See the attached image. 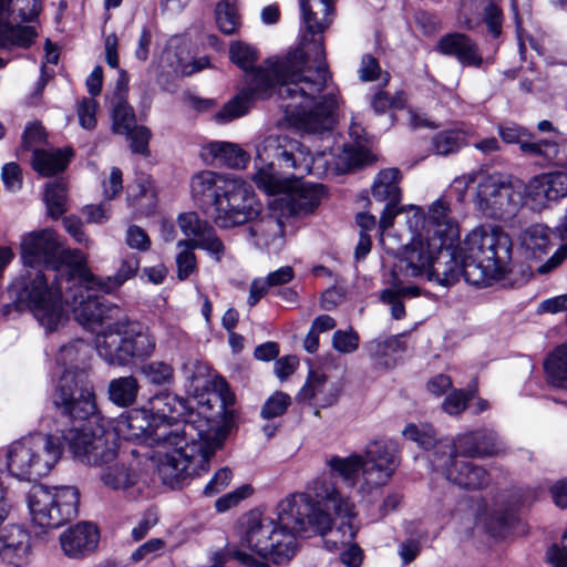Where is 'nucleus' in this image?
Instances as JSON below:
<instances>
[{
    "instance_id": "nucleus-35",
    "label": "nucleus",
    "mask_w": 567,
    "mask_h": 567,
    "mask_svg": "<svg viewBox=\"0 0 567 567\" xmlns=\"http://www.w3.org/2000/svg\"><path fill=\"white\" fill-rule=\"evenodd\" d=\"M401 173L398 168H386L381 171L372 185V196L380 202L398 205L401 200V189L399 182Z\"/></svg>"
},
{
    "instance_id": "nucleus-47",
    "label": "nucleus",
    "mask_w": 567,
    "mask_h": 567,
    "mask_svg": "<svg viewBox=\"0 0 567 567\" xmlns=\"http://www.w3.org/2000/svg\"><path fill=\"white\" fill-rule=\"evenodd\" d=\"M177 224L186 237L184 240L190 244L199 240L213 227L208 221L200 219L194 212L181 214L177 218Z\"/></svg>"
},
{
    "instance_id": "nucleus-43",
    "label": "nucleus",
    "mask_w": 567,
    "mask_h": 567,
    "mask_svg": "<svg viewBox=\"0 0 567 567\" xmlns=\"http://www.w3.org/2000/svg\"><path fill=\"white\" fill-rule=\"evenodd\" d=\"M404 439L416 443L421 449L429 450L434 447L432 454L437 450L442 440H436L435 431L429 423H409L402 430Z\"/></svg>"
},
{
    "instance_id": "nucleus-41",
    "label": "nucleus",
    "mask_w": 567,
    "mask_h": 567,
    "mask_svg": "<svg viewBox=\"0 0 567 567\" xmlns=\"http://www.w3.org/2000/svg\"><path fill=\"white\" fill-rule=\"evenodd\" d=\"M156 193L152 179L142 175L127 188V202L130 206L143 208L144 206L151 208L154 206Z\"/></svg>"
},
{
    "instance_id": "nucleus-6",
    "label": "nucleus",
    "mask_w": 567,
    "mask_h": 567,
    "mask_svg": "<svg viewBox=\"0 0 567 567\" xmlns=\"http://www.w3.org/2000/svg\"><path fill=\"white\" fill-rule=\"evenodd\" d=\"M399 464V449L388 439L369 442L365 445L364 455L357 453L346 457L334 455L327 461L331 475L340 477L351 487L358 483L359 472H361L358 493L368 503L374 502L381 495L382 488L391 481Z\"/></svg>"
},
{
    "instance_id": "nucleus-23",
    "label": "nucleus",
    "mask_w": 567,
    "mask_h": 567,
    "mask_svg": "<svg viewBox=\"0 0 567 567\" xmlns=\"http://www.w3.org/2000/svg\"><path fill=\"white\" fill-rule=\"evenodd\" d=\"M524 200L535 210H543L567 197V165L542 173L523 185Z\"/></svg>"
},
{
    "instance_id": "nucleus-10",
    "label": "nucleus",
    "mask_w": 567,
    "mask_h": 567,
    "mask_svg": "<svg viewBox=\"0 0 567 567\" xmlns=\"http://www.w3.org/2000/svg\"><path fill=\"white\" fill-rule=\"evenodd\" d=\"M460 257L465 259V280L474 286L489 285L508 271L512 240L496 226H478L460 245Z\"/></svg>"
},
{
    "instance_id": "nucleus-64",
    "label": "nucleus",
    "mask_w": 567,
    "mask_h": 567,
    "mask_svg": "<svg viewBox=\"0 0 567 567\" xmlns=\"http://www.w3.org/2000/svg\"><path fill=\"white\" fill-rule=\"evenodd\" d=\"M426 390L431 395L441 398L453 390V383L449 375L436 374L427 380Z\"/></svg>"
},
{
    "instance_id": "nucleus-16",
    "label": "nucleus",
    "mask_w": 567,
    "mask_h": 567,
    "mask_svg": "<svg viewBox=\"0 0 567 567\" xmlns=\"http://www.w3.org/2000/svg\"><path fill=\"white\" fill-rule=\"evenodd\" d=\"M261 210L262 205L257 199L251 185L233 176L227 189L217 200V207L212 216L219 228L230 229L254 221Z\"/></svg>"
},
{
    "instance_id": "nucleus-3",
    "label": "nucleus",
    "mask_w": 567,
    "mask_h": 567,
    "mask_svg": "<svg viewBox=\"0 0 567 567\" xmlns=\"http://www.w3.org/2000/svg\"><path fill=\"white\" fill-rule=\"evenodd\" d=\"M70 288L69 312L85 329L95 332L94 348L97 355L110 367H127L135 360L153 354L155 337L144 324L121 317V309L105 303L97 291L100 280L89 270V278L75 271Z\"/></svg>"
},
{
    "instance_id": "nucleus-21",
    "label": "nucleus",
    "mask_w": 567,
    "mask_h": 567,
    "mask_svg": "<svg viewBox=\"0 0 567 567\" xmlns=\"http://www.w3.org/2000/svg\"><path fill=\"white\" fill-rule=\"evenodd\" d=\"M404 245L398 261V269L405 278L426 280L436 254L444 247L441 239L415 231Z\"/></svg>"
},
{
    "instance_id": "nucleus-37",
    "label": "nucleus",
    "mask_w": 567,
    "mask_h": 567,
    "mask_svg": "<svg viewBox=\"0 0 567 567\" xmlns=\"http://www.w3.org/2000/svg\"><path fill=\"white\" fill-rule=\"evenodd\" d=\"M71 155L72 152L69 148L52 151L34 150L32 167L43 176H51L66 167Z\"/></svg>"
},
{
    "instance_id": "nucleus-11",
    "label": "nucleus",
    "mask_w": 567,
    "mask_h": 567,
    "mask_svg": "<svg viewBox=\"0 0 567 567\" xmlns=\"http://www.w3.org/2000/svg\"><path fill=\"white\" fill-rule=\"evenodd\" d=\"M9 474L32 482L47 476L62 456V446L53 434L35 433L12 441L4 449Z\"/></svg>"
},
{
    "instance_id": "nucleus-8",
    "label": "nucleus",
    "mask_w": 567,
    "mask_h": 567,
    "mask_svg": "<svg viewBox=\"0 0 567 567\" xmlns=\"http://www.w3.org/2000/svg\"><path fill=\"white\" fill-rule=\"evenodd\" d=\"M74 280L75 274L35 271L16 281L13 288L18 302L47 332H54L69 322L70 288Z\"/></svg>"
},
{
    "instance_id": "nucleus-22",
    "label": "nucleus",
    "mask_w": 567,
    "mask_h": 567,
    "mask_svg": "<svg viewBox=\"0 0 567 567\" xmlns=\"http://www.w3.org/2000/svg\"><path fill=\"white\" fill-rule=\"evenodd\" d=\"M460 456L436 450L431 454L430 462L434 470L441 472L446 480L460 487L480 489L487 486L489 483L487 471L472 461L460 460Z\"/></svg>"
},
{
    "instance_id": "nucleus-28",
    "label": "nucleus",
    "mask_w": 567,
    "mask_h": 567,
    "mask_svg": "<svg viewBox=\"0 0 567 567\" xmlns=\"http://www.w3.org/2000/svg\"><path fill=\"white\" fill-rule=\"evenodd\" d=\"M436 50L444 55L454 56L463 66L481 68L484 61L477 43L464 33L443 35Z\"/></svg>"
},
{
    "instance_id": "nucleus-50",
    "label": "nucleus",
    "mask_w": 567,
    "mask_h": 567,
    "mask_svg": "<svg viewBox=\"0 0 567 567\" xmlns=\"http://www.w3.org/2000/svg\"><path fill=\"white\" fill-rule=\"evenodd\" d=\"M44 202L49 215L59 218L66 212V187L63 182L48 183L44 192Z\"/></svg>"
},
{
    "instance_id": "nucleus-33",
    "label": "nucleus",
    "mask_w": 567,
    "mask_h": 567,
    "mask_svg": "<svg viewBox=\"0 0 567 567\" xmlns=\"http://www.w3.org/2000/svg\"><path fill=\"white\" fill-rule=\"evenodd\" d=\"M142 409L147 410L148 417L155 421L157 419L182 421L190 412H196L184 399L168 392L156 394Z\"/></svg>"
},
{
    "instance_id": "nucleus-17",
    "label": "nucleus",
    "mask_w": 567,
    "mask_h": 567,
    "mask_svg": "<svg viewBox=\"0 0 567 567\" xmlns=\"http://www.w3.org/2000/svg\"><path fill=\"white\" fill-rule=\"evenodd\" d=\"M524 203L523 185L499 174H481L475 196L476 207L486 216L501 218Z\"/></svg>"
},
{
    "instance_id": "nucleus-59",
    "label": "nucleus",
    "mask_w": 567,
    "mask_h": 567,
    "mask_svg": "<svg viewBox=\"0 0 567 567\" xmlns=\"http://www.w3.org/2000/svg\"><path fill=\"white\" fill-rule=\"evenodd\" d=\"M99 103L94 99H83L78 105L80 125L85 130H92L96 125V111Z\"/></svg>"
},
{
    "instance_id": "nucleus-30",
    "label": "nucleus",
    "mask_w": 567,
    "mask_h": 567,
    "mask_svg": "<svg viewBox=\"0 0 567 567\" xmlns=\"http://www.w3.org/2000/svg\"><path fill=\"white\" fill-rule=\"evenodd\" d=\"M97 540V529L90 523L76 524L60 535L61 548L70 558H80L93 550Z\"/></svg>"
},
{
    "instance_id": "nucleus-7",
    "label": "nucleus",
    "mask_w": 567,
    "mask_h": 567,
    "mask_svg": "<svg viewBox=\"0 0 567 567\" xmlns=\"http://www.w3.org/2000/svg\"><path fill=\"white\" fill-rule=\"evenodd\" d=\"M82 427L55 429L73 456L87 465L101 468L100 480L103 485L113 491H125L134 486L138 475L131 465L127 455L117 453L116 443L110 440L103 426L96 431L86 432Z\"/></svg>"
},
{
    "instance_id": "nucleus-55",
    "label": "nucleus",
    "mask_w": 567,
    "mask_h": 567,
    "mask_svg": "<svg viewBox=\"0 0 567 567\" xmlns=\"http://www.w3.org/2000/svg\"><path fill=\"white\" fill-rule=\"evenodd\" d=\"M254 489L250 485H241L238 488L220 496L215 502V508L218 513H224L235 506H237L241 501L246 499L252 494Z\"/></svg>"
},
{
    "instance_id": "nucleus-1",
    "label": "nucleus",
    "mask_w": 567,
    "mask_h": 567,
    "mask_svg": "<svg viewBox=\"0 0 567 567\" xmlns=\"http://www.w3.org/2000/svg\"><path fill=\"white\" fill-rule=\"evenodd\" d=\"M306 33L300 48L282 58H270L254 69L257 51L249 44L231 43L229 56L247 74V86L214 114L225 124L244 116L255 99L276 90L286 122L298 131L321 133L332 128L337 96L329 84L323 31L332 21L331 0H300Z\"/></svg>"
},
{
    "instance_id": "nucleus-51",
    "label": "nucleus",
    "mask_w": 567,
    "mask_h": 567,
    "mask_svg": "<svg viewBox=\"0 0 567 567\" xmlns=\"http://www.w3.org/2000/svg\"><path fill=\"white\" fill-rule=\"evenodd\" d=\"M141 373L154 385H169L174 382V368L164 361H152L141 368Z\"/></svg>"
},
{
    "instance_id": "nucleus-14",
    "label": "nucleus",
    "mask_w": 567,
    "mask_h": 567,
    "mask_svg": "<svg viewBox=\"0 0 567 567\" xmlns=\"http://www.w3.org/2000/svg\"><path fill=\"white\" fill-rule=\"evenodd\" d=\"M219 447L208 442L194 441L172 450H155L150 458L163 484L178 488L192 476L206 473L210 457Z\"/></svg>"
},
{
    "instance_id": "nucleus-46",
    "label": "nucleus",
    "mask_w": 567,
    "mask_h": 567,
    "mask_svg": "<svg viewBox=\"0 0 567 567\" xmlns=\"http://www.w3.org/2000/svg\"><path fill=\"white\" fill-rule=\"evenodd\" d=\"M138 267H140V258L136 255L131 254V255L126 256L122 260L116 274L113 277H109L105 281L100 280L101 290L103 292H110V291L118 288L126 280H128L135 276Z\"/></svg>"
},
{
    "instance_id": "nucleus-60",
    "label": "nucleus",
    "mask_w": 567,
    "mask_h": 567,
    "mask_svg": "<svg viewBox=\"0 0 567 567\" xmlns=\"http://www.w3.org/2000/svg\"><path fill=\"white\" fill-rule=\"evenodd\" d=\"M233 478V473L228 467L218 470L210 481L204 487L203 493L206 496H214L225 489Z\"/></svg>"
},
{
    "instance_id": "nucleus-12",
    "label": "nucleus",
    "mask_w": 567,
    "mask_h": 567,
    "mask_svg": "<svg viewBox=\"0 0 567 567\" xmlns=\"http://www.w3.org/2000/svg\"><path fill=\"white\" fill-rule=\"evenodd\" d=\"M79 504V489L72 485H34L27 495L31 523L43 533L74 519Z\"/></svg>"
},
{
    "instance_id": "nucleus-61",
    "label": "nucleus",
    "mask_w": 567,
    "mask_h": 567,
    "mask_svg": "<svg viewBox=\"0 0 567 567\" xmlns=\"http://www.w3.org/2000/svg\"><path fill=\"white\" fill-rule=\"evenodd\" d=\"M358 73L361 81L372 82L379 79L381 74V66L373 55L364 54L361 58Z\"/></svg>"
},
{
    "instance_id": "nucleus-2",
    "label": "nucleus",
    "mask_w": 567,
    "mask_h": 567,
    "mask_svg": "<svg viewBox=\"0 0 567 567\" xmlns=\"http://www.w3.org/2000/svg\"><path fill=\"white\" fill-rule=\"evenodd\" d=\"M332 513L351 517L352 502L330 480L318 477L308 492L282 498L276 506V518L258 509L244 514L236 527V546L228 553L245 567H265V560L285 564L297 551V536H326L330 532Z\"/></svg>"
},
{
    "instance_id": "nucleus-45",
    "label": "nucleus",
    "mask_w": 567,
    "mask_h": 567,
    "mask_svg": "<svg viewBox=\"0 0 567 567\" xmlns=\"http://www.w3.org/2000/svg\"><path fill=\"white\" fill-rule=\"evenodd\" d=\"M177 254L175 257L176 274L181 281L188 279L197 270V259L193 245L185 240L176 244Z\"/></svg>"
},
{
    "instance_id": "nucleus-40",
    "label": "nucleus",
    "mask_w": 567,
    "mask_h": 567,
    "mask_svg": "<svg viewBox=\"0 0 567 567\" xmlns=\"http://www.w3.org/2000/svg\"><path fill=\"white\" fill-rule=\"evenodd\" d=\"M365 349L378 364L389 367L392 354L404 350V346L399 336L384 339H374L365 344Z\"/></svg>"
},
{
    "instance_id": "nucleus-5",
    "label": "nucleus",
    "mask_w": 567,
    "mask_h": 567,
    "mask_svg": "<svg viewBox=\"0 0 567 567\" xmlns=\"http://www.w3.org/2000/svg\"><path fill=\"white\" fill-rule=\"evenodd\" d=\"M255 166L257 172L252 179L264 192H277L284 186L281 178L274 171L277 161L285 168L296 169L300 174L321 176L334 165L332 152L311 154L299 141L286 134H269L259 138L255 144ZM336 167L339 164L336 163Z\"/></svg>"
},
{
    "instance_id": "nucleus-36",
    "label": "nucleus",
    "mask_w": 567,
    "mask_h": 567,
    "mask_svg": "<svg viewBox=\"0 0 567 567\" xmlns=\"http://www.w3.org/2000/svg\"><path fill=\"white\" fill-rule=\"evenodd\" d=\"M544 370L547 382L567 391V342L556 347L546 358Z\"/></svg>"
},
{
    "instance_id": "nucleus-18",
    "label": "nucleus",
    "mask_w": 567,
    "mask_h": 567,
    "mask_svg": "<svg viewBox=\"0 0 567 567\" xmlns=\"http://www.w3.org/2000/svg\"><path fill=\"white\" fill-rule=\"evenodd\" d=\"M84 424L86 432L96 431L99 426H103L104 432L109 435L110 440L115 443V437L124 441H133L143 443L148 425L147 410H132L121 413L112 421L113 432L105 429V421L100 416V412L92 416L90 420L83 422L76 420L61 419L56 422V429L82 427Z\"/></svg>"
},
{
    "instance_id": "nucleus-31",
    "label": "nucleus",
    "mask_w": 567,
    "mask_h": 567,
    "mask_svg": "<svg viewBox=\"0 0 567 567\" xmlns=\"http://www.w3.org/2000/svg\"><path fill=\"white\" fill-rule=\"evenodd\" d=\"M200 156L205 162L228 168H245L250 156L239 145L230 142H209L202 148Z\"/></svg>"
},
{
    "instance_id": "nucleus-52",
    "label": "nucleus",
    "mask_w": 567,
    "mask_h": 567,
    "mask_svg": "<svg viewBox=\"0 0 567 567\" xmlns=\"http://www.w3.org/2000/svg\"><path fill=\"white\" fill-rule=\"evenodd\" d=\"M192 245L195 249L204 250L216 262H220L227 254V248L214 227Z\"/></svg>"
},
{
    "instance_id": "nucleus-57",
    "label": "nucleus",
    "mask_w": 567,
    "mask_h": 567,
    "mask_svg": "<svg viewBox=\"0 0 567 567\" xmlns=\"http://www.w3.org/2000/svg\"><path fill=\"white\" fill-rule=\"evenodd\" d=\"M130 141V148L135 154L147 156L150 154L148 143L151 140V131L145 126H134L130 133H124Z\"/></svg>"
},
{
    "instance_id": "nucleus-48",
    "label": "nucleus",
    "mask_w": 567,
    "mask_h": 567,
    "mask_svg": "<svg viewBox=\"0 0 567 567\" xmlns=\"http://www.w3.org/2000/svg\"><path fill=\"white\" fill-rule=\"evenodd\" d=\"M189 56L187 41L179 35H174L167 41L166 52H164L163 60L176 71L187 72L185 65Z\"/></svg>"
},
{
    "instance_id": "nucleus-4",
    "label": "nucleus",
    "mask_w": 567,
    "mask_h": 567,
    "mask_svg": "<svg viewBox=\"0 0 567 567\" xmlns=\"http://www.w3.org/2000/svg\"><path fill=\"white\" fill-rule=\"evenodd\" d=\"M215 390L197 401V412L182 421L148 417L144 444L155 450H172L190 442H208L221 446L230 433L235 395L224 379L214 383Z\"/></svg>"
},
{
    "instance_id": "nucleus-49",
    "label": "nucleus",
    "mask_w": 567,
    "mask_h": 567,
    "mask_svg": "<svg viewBox=\"0 0 567 567\" xmlns=\"http://www.w3.org/2000/svg\"><path fill=\"white\" fill-rule=\"evenodd\" d=\"M215 19L218 29L227 35L234 34L240 27V17L234 3L220 1L215 9Z\"/></svg>"
},
{
    "instance_id": "nucleus-24",
    "label": "nucleus",
    "mask_w": 567,
    "mask_h": 567,
    "mask_svg": "<svg viewBox=\"0 0 567 567\" xmlns=\"http://www.w3.org/2000/svg\"><path fill=\"white\" fill-rule=\"evenodd\" d=\"M12 506L6 487L0 491V555L14 565L22 564L30 551V535L20 525H6Z\"/></svg>"
},
{
    "instance_id": "nucleus-38",
    "label": "nucleus",
    "mask_w": 567,
    "mask_h": 567,
    "mask_svg": "<svg viewBox=\"0 0 567 567\" xmlns=\"http://www.w3.org/2000/svg\"><path fill=\"white\" fill-rule=\"evenodd\" d=\"M520 246L528 258L539 259L549 248V230L544 225H532L520 234Z\"/></svg>"
},
{
    "instance_id": "nucleus-15",
    "label": "nucleus",
    "mask_w": 567,
    "mask_h": 567,
    "mask_svg": "<svg viewBox=\"0 0 567 567\" xmlns=\"http://www.w3.org/2000/svg\"><path fill=\"white\" fill-rule=\"evenodd\" d=\"M41 0H0V49H29L38 38Z\"/></svg>"
},
{
    "instance_id": "nucleus-34",
    "label": "nucleus",
    "mask_w": 567,
    "mask_h": 567,
    "mask_svg": "<svg viewBox=\"0 0 567 567\" xmlns=\"http://www.w3.org/2000/svg\"><path fill=\"white\" fill-rule=\"evenodd\" d=\"M269 216H265L257 221H254L249 227V236L257 245L268 246L277 238H281L285 231L284 219L280 212H272Z\"/></svg>"
},
{
    "instance_id": "nucleus-44",
    "label": "nucleus",
    "mask_w": 567,
    "mask_h": 567,
    "mask_svg": "<svg viewBox=\"0 0 567 567\" xmlns=\"http://www.w3.org/2000/svg\"><path fill=\"white\" fill-rule=\"evenodd\" d=\"M465 144L466 134L460 128L442 131L433 137V148L440 155L456 153Z\"/></svg>"
},
{
    "instance_id": "nucleus-54",
    "label": "nucleus",
    "mask_w": 567,
    "mask_h": 567,
    "mask_svg": "<svg viewBox=\"0 0 567 567\" xmlns=\"http://www.w3.org/2000/svg\"><path fill=\"white\" fill-rule=\"evenodd\" d=\"M472 399V391L453 389L442 402V409L450 415H458L466 409L468 401Z\"/></svg>"
},
{
    "instance_id": "nucleus-62",
    "label": "nucleus",
    "mask_w": 567,
    "mask_h": 567,
    "mask_svg": "<svg viewBox=\"0 0 567 567\" xmlns=\"http://www.w3.org/2000/svg\"><path fill=\"white\" fill-rule=\"evenodd\" d=\"M125 241L130 248L141 251H146L151 247V240L145 230L135 225L127 228Z\"/></svg>"
},
{
    "instance_id": "nucleus-19",
    "label": "nucleus",
    "mask_w": 567,
    "mask_h": 567,
    "mask_svg": "<svg viewBox=\"0 0 567 567\" xmlns=\"http://www.w3.org/2000/svg\"><path fill=\"white\" fill-rule=\"evenodd\" d=\"M284 184L277 192H266L275 196L269 209L280 212L286 218L312 212L320 203L324 188L320 184H310L299 179H281Z\"/></svg>"
},
{
    "instance_id": "nucleus-53",
    "label": "nucleus",
    "mask_w": 567,
    "mask_h": 567,
    "mask_svg": "<svg viewBox=\"0 0 567 567\" xmlns=\"http://www.w3.org/2000/svg\"><path fill=\"white\" fill-rule=\"evenodd\" d=\"M291 403L290 396L281 391L271 394L261 408L260 415L264 419H274L282 415Z\"/></svg>"
},
{
    "instance_id": "nucleus-9",
    "label": "nucleus",
    "mask_w": 567,
    "mask_h": 567,
    "mask_svg": "<svg viewBox=\"0 0 567 567\" xmlns=\"http://www.w3.org/2000/svg\"><path fill=\"white\" fill-rule=\"evenodd\" d=\"M89 353V346L76 339L61 347L56 364L63 371L52 394L61 419L83 422L96 415L97 403L94 385L87 373L79 369Z\"/></svg>"
},
{
    "instance_id": "nucleus-32",
    "label": "nucleus",
    "mask_w": 567,
    "mask_h": 567,
    "mask_svg": "<svg viewBox=\"0 0 567 567\" xmlns=\"http://www.w3.org/2000/svg\"><path fill=\"white\" fill-rule=\"evenodd\" d=\"M338 398L336 385L321 372H310L306 384L297 394L299 402H309L319 408L333 404Z\"/></svg>"
},
{
    "instance_id": "nucleus-39",
    "label": "nucleus",
    "mask_w": 567,
    "mask_h": 567,
    "mask_svg": "<svg viewBox=\"0 0 567 567\" xmlns=\"http://www.w3.org/2000/svg\"><path fill=\"white\" fill-rule=\"evenodd\" d=\"M140 390L138 382L133 375L120 377L109 383V399L117 406L132 405Z\"/></svg>"
},
{
    "instance_id": "nucleus-26",
    "label": "nucleus",
    "mask_w": 567,
    "mask_h": 567,
    "mask_svg": "<svg viewBox=\"0 0 567 567\" xmlns=\"http://www.w3.org/2000/svg\"><path fill=\"white\" fill-rule=\"evenodd\" d=\"M352 505L354 504L352 503ZM355 516V506H353V515L349 518H341L332 513L330 532H328L326 536H321L326 548L332 551L350 545V547L340 555L341 561L348 567H359L362 563V551L360 547L352 544L358 532L357 527L353 525Z\"/></svg>"
},
{
    "instance_id": "nucleus-27",
    "label": "nucleus",
    "mask_w": 567,
    "mask_h": 567,
    "mask_svg": "<svg viewBox=\"0 0 567 567\" xmlns=\"http://www.w3.org/2000/svg\"><path fill=\"white\" fill-rule=\"evenodd\" d=\"M429 271L426 281L442 287H451L461 276L465 278V259L460 257V247L451 249L449 243L436 254Z\"/></svg>"
},
{
    "instance_id": "nucleus-58",
    "label": "nucleus",
    "mask_w": 567,
    "mask_h": 567,
    "mask_svg": "<svg viewBox=\"0 0 567 567\" xmlns=\"http://www.w3.org/2000/svg\"><path fill=\"white\" fill-rule=\"evenodd\" d=\"M483 21L486 24L488 33L493 38H498L502 34L504 16L502 10L493 2L485 6L483 11Z\"/></svg>"
},
{
    "instance_id": "nucleus-42",
    "label": "nucleus",
    "mask_w": 567,
    "mask_h": 567,
    "mask_svg": "<svg viewBox=\"0 0 567 567\" xmlns=\"http://www.w3.org/2000/svg\"><path fill=\"white\" fill-rule=\"evenodd\" d=\"M112 103V131L121 135L130 133V131L136 126L135 114L132 106L122 95Z\"/></svg>"
},
{
    "instance_id": "nucleus-20",
    "label": "nucleus",
    "mask_w": 567,
    "mask_h": 567,
    "mask_svg": "<svg viewBox=\"0 0 567 567\" xmlns=\"http://www.w3.org/2000/svg\"><path fill=\"white\" fill-rule=\"evenodd\" d=\"M409 231L414 234H426L432 238L441 239L444 243H452L460 236V228L456 220L451 216L449 205L442 199H436L427 210L425 217L422 210L411 206L406 218Z\"/></svg>"
},
{
    "instance_id": "nucleus-56",
    "label": "nucleus",
    "mask_w": 567,
    "mask_h": 567,
    "mask_svg": "<svg viewBox=\"0 0 567 567\" xmlns=\"http://www.w3.org/2000/svg\"><path fill=\"white\" fill-rule=\"evenodd\" d=\"M359 334L352 329L337 330L332 336L333 349L340 353H351L359 348Z\"/></svg>"
},
{
    "instance_id": "nucleus-25",
    "label": "nucleus",
    "mask_w": 567,
    "mask_h": 567,
    "mask_svg": "<svg viewBox=\"0 0 567 567\" xmlns=\"http://www.w3.org/2000/svg\"><path fill=\"white\" fill-rule=\"evenodd\" d=\"M502 449L497 434L492 430H478L457 435L454 440L442 439L437 450L464 457L495 455Z\"/></svg>"
},
{
    "instance_id": "nucleus-63",
    "label": "nucleus",
    "mask_w": 567,
    "mask_h": 567,
    "mask_svg": "<svg viewBox=\"0 0 567 567\" xmlns=\"http://www.w3.org/2000/svg\"><path fill=\"white\" fill-rule=\"evenodd\" d=\"M1 177L7 189L16 192L21 187L22 174L21 168L17 163H7L2 167Z\"/></svg>"
},
{
    "instance_id": "nucleus-13",
    "label": "nucleus",
    "mask_w": 567,
    "mask_h": 567,
    "mask_svg": "<svg viewBox=\"0 0 567 567\" xmlns=\"http://www.w3.org/2000/svg\"><path fill=\"white\" fill-rule=\"evenodd\" d=\"M21 257L24 266H43L41 272L72 275L81 271L83 278H89L85 256L79 249L62 248L52 229H42L24 236L21 243Z\"/></svg>"
},
{
    "instance_id": "nucleus-29",
    "label": "nucleus",
    "mask_w": 567,
    "mask_h": 567,
    "mask_svg": "<svg viewBox=\"0 0 567 567\" xmlns=\"http://www.w3.org/2000/svg\"><path fill=\"white\" fill-rule=\"evenodd\" d=\"M234 175L220 174L213 171H202L195 174L190 181V193L193 199L199 205H212L214 210L217 200L227 189Z\"/></svg>"
}]
</instances>
